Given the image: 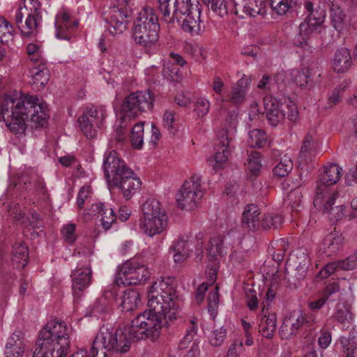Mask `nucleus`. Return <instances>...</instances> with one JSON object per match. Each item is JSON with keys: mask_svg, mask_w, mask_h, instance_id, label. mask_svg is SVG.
Instances as JSON below:
<instances>
[{"mask_svg": "<svg viewBox=\"0 0 357 357\" xmlns=\"http://www.w3.org/2000/svg\"><path fill=\"white\" fill-rule=\"evenodd\" d=\"M250 146L261 148L267 144V136L265 132L260 129H254L249 132Z\"/></svg>", "mask_w": 357, "mask_h": 357, "instance_id": "ea45409f", "label": "nucleus"}, {"mask_svg": "<svg viewBox=\"0 0 357 357\" xmlns=\"http://www.w3.org/2000/svg\"><path fill=\"white\" fill-rule=\"evenodd\" d=\"M178 0H158V9L164 21L174 24V17L176 10Z\"/></svg>", "mask_w": 357, "mask_h": 357, "instance_id": "7c9ffc66", "label": "nucleus"}, {"mask_svg": "<svg viewBox=\"0 0 357 357\" xmlns=\"http://www.w3.org/2000/svg\"><path fill=\"white\" fill-rule=\"evenodd\" d=\"M257 87L260 89L267 90L271 93L276 92L275 84H273L272 77L268 75H263L259 81Z\"/></svg>", "mask_w": 357, "mask_h": 357, "instance_id": "052dcab7", "label": "nucleus"}, {"mask_svg": "<svg viewBox=\"0 0 357 357\" xmlns=\"http://www.w3.org/2000/svg\"><path fill=\"white\" fill-rule=\"evenodd\" d=\"M91 193V188L89 186H83L79 191L77 197V204L79 208L84 207L85 200L88 198Z\"/></svg>", "mask_w": 357, "mask_h": 357, "instance_id": "0e129e2a", "label": "nucleus"}, {"mask_svg": "<svg viewBox=\"0 0 357 357\" xmlns=\"http://www.w3.org/2000/svg\"><path fill=\"white\" fill-rule=\"evenodd\" d=\"M203 195L201 176L194 174L179 190L176 198L178 206L181 209L193 210Z\"/></svg>", "mask_w": 357, "mask_h": 357, "instance_id": "4468645a", "label": "nucleus"}, {"mask_svg": "<svg viewBox=\"0 0 357 357\" xmlns=\"http://www.w3.org/2000/svg\"><path fill=\"white\" fill-rule=\"evenodd\" d=\"M143 217L139 222L140 229L153 237L162 234L168 225V217L161 203L153 198L148 199L142 206Z\"/></svg>", "mask_w": 357, "mask_h": 357, "instance_id": "423d86ee", "label": "nucleus"}, {"mask_svg": "<svg viewBox=\"0 0 357 357\" xmlns=\"http://www.w3.org/2000/svg\"><path fill=\"white\" fill-rule=\"evenodd\" d=\"M271 8L279 15H285L296 5L293 0H270Z\"/></svg>", "mask_w": 357, "mask_h": 357, "instance_id": "c03bdc74", "label": "nucleus"}, {"mask_svg": "<svg viewBox=\"0 0 357 357\" xmlns=\"http://www.w3.org/2000/svg\"><path fill=\"white\" fill-rule=\"evenodd\" d=\"M260 211L259 207L255 204H248L242 215L243 224L251 231L258 229L260 226Z\"/></svg>", "mask_w": 357, "mask_h": 357, "instance_id": "c85d7f7f", "label": "nucleus"}, {"mask_svg": "<svg viewBox=\"0 0 357 357\" xmlns=\"http://www.w3.org/2000/svg\"><path fill=\"white\" fill-rule=\"evenodd\" d=\"M352 66L350 52L347 48L338 49L332 61V66L335 72L343 73L349 70Z\"/></svg>", "mask_w": 357, "mask_h": 357, "instance_id": "cd10ccee", "label": "nucleus"}, {"mask_svg": "<svg viewBox=\"0 0 357 357\" xmlns=\"http://www.w3.org/2000/svg\"><path fill=\"white\" fill-rule=\"evenodd\" d=\"M339 270L349 271L357 268V254L355 253L344 260L336 261Z\"/></svg>", "mask_w": 357, "mask_h": 357, "instance_id": "864d4df0", "label": "nucleus"}, {"mask_svg": "<svg viewBox=\"0 0 357 357\" xmlns=\"http://www.w3.org/2000/svg\"><path fill=\"white\" fill-rule=\"evenodd\" d=\"M246 303L248 308L253 311L257 309L259 301L255 291L250 290L246 295Z\"/></svg>", "mask_w": 357, "mask_h": 357, "instance_id": "774afa93", "label": "nucleus"}, {"mask_svg": "<svg viewBox=\"0 0 357 357\" xmlns=\"http://www.w3.org/2000/svg\"><path fill=\"white\" fill-rule=\"evenodd\" d=\"M337 197L335 196L332 202L326 204L324 206H318L314 202V206L324 213L328 214L330 220L333 222L341 220L344 215V207L342 204L333 206Z\"/></svg>", "mask_w": 357, "mask_h": 357, "instance_id": "2f4dec72", "label": "nucleus"}, {"mask_svg": "<svg viewBox=\"0 0 357 357\" xmlns=\"http://www.w3.org/2000/svg\"><path fill=\"white\" fill-rule=\"evenodd\" d=\"M89 211V215L99 214L102 216L101 225L105 230L110 229L116 218L114 209L103 202H98L92 204Z\"/></svg>", "mask_w": 357, "mask_h": 357, "instance_id": "393cba45", "label": "nucleus"}, {"mask_svg": "<svg viewBox=\"0 0 357 357\" xmlns=\"http://www.w3.org/2000/svg\"><path fill=\"white\" fill-rule=\"evenodd\" d=\"M333 317L342 324L343 327L348 328L353 321L354 316L349 305H338Z\"/></svg>", "mask_w": 357, "mask_h": 357, "instance_id": "f704fd0d", "label": "nucleus"}, {"mask_svg": "<svg viewBox=\"0 0 357 357\" xmlns=\"http://www.w3.org/2000/svg\"><path fill=\"white\" fill-rule=\"evenodd\" d=\"M167 280L153 282L148 293V310L138 314L123 329L102 326L96 335L91 347V353L98 354L99 349L116 354H126L132 342L144 339L155 340L168 320L178 316L182 301L174 287Z\"/></svg>", "mask_w": 357, "mask_h": 357, "instance_id": "f257e3e1", "label": "nucleus"}, {"mask_svg": "<svg viewBox=\"0 0 357 357\" xmlns=\"http://www.w3.org/2000/svg\"><path fill=\"white\" fill-rule=\"evenodd\" d=\"M250 82L248 78L245 79L242 77L232 86L230 93L226 98H217L215 99V103L220 107H222L225 102H229L232 105L236 107L241 105L245 100L247 86L250 84Z\"/></svg>", "mask_w": 357, "mask_h": 357, "instance_id": "412c9836", "label": "nucleus"}, {"mask_svg": "<svg viewBox=\"0 0 357 357\" xmlns=\"http://www.w3.org/2000/svg\"><path fill=\"white\" fill-rule=\"evenodd\" d=\"M305 9L308 15L298 26V33L294 39L295 45L304 49L310 47V40L314 33H319L325 20L324 9L314 8V4L310 1L304 3Z\"/></svg>", "mask_w": 357, "mask_h": 357, "instance_id": "0eeeda50", "label": "nucleus"}, {"mask_svg": "<svg viewBox=\"0 0 357 357\" xmlns=\"http://www.w3.org/2000/svg\"><path fill=\"white\" fill-rule=\"evenodd\" d=\"M153 96L149 91H137L126 96L121 105L123 119H134L153 107Z\"/></svg>", "mask_w": 357, "mask_h": 357, "instance_id": "ddd939ff", "label": "nucleus"}, {"mask_svg": "<svg viewBox=\"0 0 357 357\" xmlns=\"http://www.w3.org/2000/svg\"><path fill=\"white\" fill-rule=\"evenodd\" d=\"M282 223V218L276 213H266L264 215L260 225L264 229H278Z\"/></svg>", "mask_w": 357, "mask_h": 357, "instance_id": "79ce46f5", "label": "nucleus"}, {"mask_svg": "<svg viewBox=\"0 0 357 357\" xmlns=\"http://www.w3.org/2000/svg\"><path fill=\"white\" fill-rule=\"evenodd\" d=\"M340 271L337 261H333L326 264L319 272V275L322 278L329 277L335 271Z\"/></svg>", "mask_w": 357, "mask_h": 357, "instance_id": "338daca9", "label": "nucleus"}, {"mask_svg": "<svg viewBox=\"0 0 357 357\" xmlns=\"http://www.w3.org/2000/svg\"><path fill=\"white\" fill-rule=\"evenodd\" d=\"M71 330L64 322L49 321L40 331L34 351H26V357H64L70 347Z\"/></svg>", "mask_w": 357, "mask_h": 357, "instance_id": "7ed1b4c3", "label": "nucleus"}, {"mask_svg": "<svg viewBox=\"0 0 357 357\" xmlns=\"http://www.w3.org/2000/svg\"><path fill=\"white\" fill-rule=\"evenodd\" d=\"M41 3L39 0H24L15 15V23L21 33L26 37L36 36L41 25Z\"/></svg>", "mask_w": 357, "mask_h": 357, "instance_id": "6e6552de", "label": "nucleus"}, {"mask_svg": "<svg viewBox=\"0 0 357 357\" xmlns=\"http://www.w3.org/2000/svg\"><path fill=\"white\" fill-rule=\"evenodd\" d=\"M140 301L139 292L135 289H128L125 291L121 301L123 310L129 312L135 310Z\"/></svg>", "mask_w": 357, "mask_h": 357, "instance_id": "72a5a7b5", "label": "nucleus"}, {"mask_svg": "<svg viewBox=\"0 0 357 357\" xmlns=\"http://www.w3.org/2000/svg\"><path fill=\"white\" fill-rule=\"evenodd\" d=\"M303 69L306 77H307V84L312 85L319 82L321 73L318 68H304Z\"/></svg>", "mask_w": 357, "mask_h": 357, "instance_id": "680f3d73", "label": "nucleus"}, {"mask_svg": "<svg viewBox=\"0 0 357 357\" xmlns=\"http://www.w3.org/2000/svg\"><path fill=\"white\" fill-rule=\"evenodd\" d=\"M75 228L76 226L74 224H68L63 227L61 233L64 241L68 243H73L75 241L77 238Z\"/></svg>", "mask_w": 357, "mask_h": 357, "instance_id": "5fc2aeb1", "label": "nucleus"}, {"mask_svg": "<svg viewBox=\"0 0 357 357\" xmlns=\"http://www.w3.org/2000/svg\"><path fill=\"white\" fill-rule=\"evenodd\" d=\"M105 178L110 186L121 190L123 197L129 200L140 189L142 183L135 172L118 156L116 151H111L103 162Z\"/></svg>", "mask_w": 357, "mask_h": 357, "instance_id": "20e7f679", "label": "nucleus"}, {"mask_svg": "<svg viewBox=\"0 0 357 357\" xmlns=\"http://www.w3.org/2000/svg\"><path fill=\"white\" fill-rule=\"evenodd\" d=\"M211 107L210 101L206 98H199L195 105V112L199 117L205 116Z\"/></svg>", "mask_w": 357, "mask_h": 357, "instance_id": "3c124183", "label": "nucleus"}, {"mask_svg": "<svg viewBox=\"0 0 357 357\" xmlns=\"http://www.w3.org/2000/svg\"><path fill=\"white\" fill-rule=\"evenodd\" d=\"M266 119L272 126H277L284 119L296 122L299 116L296 105L292 101L284 99V102L278 100L272 95L264 98Z\"/></svg>", "mask_w": 357, "mask_h": 357, "instance_id": "9b49d317", "label": "nucleus"}, {"mask_svg": "<svg viewBox=\"0 0 357 357\" xmlns=\"http://www.w3.org/2000/svg\"><path fill=\"white\" fill-rule=\"evenodd\" d=\"M222 239L220 236L211 238L206 248V252L209 257V260L213 261V266L206 271L208 282L210 284H213L217 278V257L220 255L222 250Z\"/></svg>", "mask_w": 357, "mask_h": 357, "instance_id": "5701e85b", "label": "nucleus"}, {"mask_svg": "<svg viewBox=\"0 0 357 357\" xmlns=\"http://www.w3.org/2000/svg\"><path fill=\"white\" fill-rule=\"evenodd\" d=\"M159 31L158 17L153 8H143L134 21L132 38L135 42L142 47H151L158 40Z\"/></svg>", "mask_w": 357, "mask_h": 357, "instance_id": "39448f33", "label": "nucleus"}, {"mask_svg": "<svg viewBox=\"0 0 357 357\" xmlns=\"http://www.w3.org/2000/svg\"><path fill=\"white\" fill-rule=\"evenodd\" d=\"M340 343L345 357H357V339L354 336L341 337Z\"/></svg>", "mask_w": 357, "mask_h": 357, "instance_id": "e433bc0d", "label": "nucleus"}, {"mask_svg": "<svg viewBox=\"0 0 357 357\" xmlns=\"http://www.w3.org/2000/svg\"><path fill=\"white\" fill-rule=\"evenodd\" d=\"M302 199V193L301 190H294L289 192L284 200L287 206H290L292 211H297L300 206Z\"/></svg>", "mask_w": 357, "mask_h": 357, "instance_id": "8fccbe9b", "label": "nucleus"}, {"mask_svg": "<svg viewBox=\"0 0 357 357\" xmlns=\"http://www.w3.org/2000/svg\"><path fill=\"white\" fill-rule=\"evenodd\" d=\"M219 288L216 286L213 291H210L208 296V311L213 319L218 314L219 306Z\"/></svg>", "mask_w": 357, "mask_h": 357, "instance_id": "a18cd8bd", "label": "nucleus"}, {"mask_svg": "<svg viewBox=\"0 0 357 357\" xmlns=\"http://www.w3.org/2000/svg\"><path fill=\"white\" fill-rule=\"evenodd\" d=\"M0 109L6 126L15 134H23L28 121L36 128L43 127L49 116L47 107L33 96H24L19 99L6 97L2 100Z\"/></svg>", "mask_w": 357, "mask_h": 357, "instance_id": "f03ea898", "label": "nucleus"}, {"mask_svg": "<svg viewBox=\"0 0 357 357\" xmlns=\"http://www.w3.org/2000/svg\"><path fill=\"white\" fill-rule=\"evenodd\" d=\"M259 316V332L264 337L272 338L277 329L276 314L270 312L269 309L267 308V305H266L262 307Z\"/></svg>", "mask_w": 357, "mask_h": 357, "instance_id": "b1692460", "label": "nucleus"}, {"mask_svg": "<svg viewBox=\"0 0 357 357\" xmlns=\"http://www.w3.org/2000/svg\"><path fill=\"white\" fill-rule=\"evenodd\" d=\"M302 179L300 176H298L295 179L292 178L285 179L282 181L281 185L282 190L286 191L288 194L289 192H292L294 190H300L299 188L302 185Z\"/></svg>", "mask_w": 357, "mask_h": 357, "instance_id": "603ef678", "label": "nucleus"}, {"mask_svg": "<svg viewBox=\"0 0 357 357\" xmlns=\"http://www.w3.org/2000/svg\"><path fill=\"white\" fill-rule=\"evenodd\" d=\"M54 26L57 38L70 40L77 28L78 22L72 20L66 12L62 11L56 15Z\"/></svg>", "mask_w": 357, "mask_h": 357, "instance_id": "aec40b11", "label": "nucleus"}, {"mask_svg": "<svg viewBox=\"0 0 357 357\" xmlns=\"http://www.w3.org/2000/svg\"><path fill=\"white\" fill-rule=\"evenodd\" d=\"M227 335L226 329L222 327L214 330L210 337V343L212 346L218 347L220 346L224 342Z\"/></svg>", "mask_w": 357, "mask_h": 357, "instance_id": "6e6d98bb", "label": "nucleus"}, {"mask_svg": "<svg viewBox=\"0 0 357 357\" xmlns=\"http://www.w3.org/2000/svg\"><path fill=\"white\" fill-rule=\"evenodd\" d=\"M92 271L89 265L77 267L71 274L73 296L79 298L91 282Z\"/></svg>", "mask_w": 357, "mask_h": 357, "instance_id": "6ab92c4d", "label": "nucleus"}, {"mask_svg": "<svg viewBox=\"0 0 357 357\" xmlns=\"http://www.w3.org/2000/svg\"><path fill=\"white\" fill-rule=\"evenodd\" d=\"M291 75L294 79V82L299 86L304 87L307 85V77H306L304 69L303 68L301 71L298 70H292L291 71Z\"/></svg>", "mask_w": 357, "mask_h": 357, "instance_id": "13d9d810", "label": "nucleus"}, {"mask_svg": "<svg viewBox=\"0 0 357 357\" xmlns=\"http://www.w3.org/2000/svg\"><path fill=\"white\" fill-rule=\"evenodd\" d=\"M171 250L174 252V261L175 263H181L187 259L190 253V245L188 240L180 238L172 246Z\"/></svg>", "mask_w": 357, "mask_h": 357, "instance_id": "473e14b6", "label": "nucleus"}, {"mask_svg": "<svg viewBox=\"0 0 357 357\" xmlns=\"http://www.w3.org/2000/svg\"><path fill=\"white\" fill-rule=\"evenodd\" d=\"M343 245L344 237L340 231L334 229L324 238L321 249L326 256L331 257L337 254L342 250Z\"/></svg>", "mask_w": 357, "mask_h": 357, "instance_id": "a878e982", "label": "nucleus"}, {"mask_svg": "<svg viewBox=\"0 0 357 357\" xmlns=\"http://www.w3.org/2000/svg\"><path fill=\"white\" fill-rule=\"evenodd\" d=\"M249 172L254 176L258 175L261 167L260 154L259 152H252L245 164Z\"/></svg>", "mask_w": 357, "mask_h": 357, "instance_id": "49530a36", "label": "nucleus"}, {"mask_svg": "<svg viewBox=\"0 0 357 357\" xmlns=\"http://www.w3.org/2000/svg\"><path fill=\"white\" fill-rule=\"evenodd\" d=\"M342 174V169L337 164L331 163L323 167L317 183L315 204L324 206L338 196V192L331 186L337 183Z\"/></svg>", "mask_w": 357, "mask_h": 357, "instance_id": "1a4fd4ad", "label": "nucleus"}, {"mask_svg": "<svg viewBox=\"0 0 357 357\" xmlns=\"http://www.w3.org/2000/svg\"><path fill=\"white\" fill-rule=\"evenodd\" d=\"M309 323V317L305 313L301 310H294L284 318L280 334L283 339L291 338Z\"/></svg>", "mask_w": 357, "mask_h": 357, "instance_id": "f3484780", "label": "nucleus"}, {"mask_svg": "<svg viewBox=\"0 0 357 357\" xmlns=\"http://www.w3.org/2000/svg\"><path fill=\"white\" fill-rule=\"evenodd\" d=\"M340 285L337 282H333L328 284L322 292V296L328 302H333L339 299L340 296Z\"/></svg>", "mask_w": 357, "mask_h": 357, "instance_id": "de8ad7c7", "label": "nucleus"}, {"mask_svg": "<svg viewBox=\"0 0 357 357\" xmlns=\"http://www.w3.org/2000/svg\"><path fill=\"white\" fill-rule=\"evenodd\" d=\"M244 350L243 343L242 341H234L229 347L227 356L229 357H238Z\"/></svg>", "mask_w": 357, "mask_h": 357, "instance_id": "69168bd1", "label": "nucleus"}, {"mask_svg": "<svg viewBox=\"0 0 357 357\" xmlns=\"http://www.w3.org/2000/svg\"><path fill=\"white\" fill-rule=\"evenodd\" d=\"M149 277L146 268L135 261H126L118 266L115 282L118 286L136 285L144 282Z\"/></svg>", "mask_w": 357, "mask_h": 357, "instance_id": "2eb2a0df", "label": "nucleus"}, {"mask_svg": "<svg viewBox=\"0 0 357 357\" xmlns=\"http://www.w3.org/2000/svg\"><path fill=\"white\" fill-rule=\"evenodd\" d=\"M106 118V109L104 106H92L87 108L78 119L79 126L86 137L93 139L97 135L94 124L100 127Z\"/></svg>", "mask_w": 357, "mask_h": 357, "instance_id": "dca6fc26", "label": "nucleus"}, {"mask_svg": "<svg viewBox=\"0 0 357 357\" xmlns=\"http://www.w3.org/2000/svg\"><path fill=\"white\" fill-rule=\"evenodd\" d=\"M331 333L328 331L321 329L320 336L318 338V344L321 349H326L331 343Z\"/></svg>", "mask_w": 357, "mask_h": 357, "instance_id": "e2e57ef3", "label": "nucleus"}, {"mask_svg": "<svg viewBox=\"0 0 357 357\" xmlns=\"http://www.w3.org/2000/svg\"><path fill=\"white\" fill-rule=\"evenodd\" d=\"M26 52L34 64L40 62V48L38 45L29 43L26 47Z\"/></svg>", "mask_w": 357, "mask_h": 357, "instance_id": "bf43d9fd", "label": "nucleus"}, {"mask_svg": "<svg viewBox=\"0 0 357 357\" xmlns=\"http://www.w3.org/2000/svg\"><path fill=\"white\" fill-rule=\"evenodd\" d=\"M236 13L243 12L250 17L264 15L266 13L265 0H233Z\"/></svg>", "mask_w": 357, "mask_h": 357, "instance_id": "4be33fe9", "label": "nucleus"}, {"mask_svg": "<svg viewBox=\"0 0 357 357\" xmlns=\"http://www.w3.org/2000/svg\"><path fill=\"white\" fill-rule=\"evenodd\" d=\"M231 0H202L213 12L218 16L223 17L229 12V5Z\"/></svg>", "mask_w": 357, "mask_h": 357, "instance_id": "c9c22d12", "label": "nucleus"}, {"mask_svg": "<svg viewBox=\"0 0 357 357\" xmlns=\"http://www.w3.org/2000/svg\"><path fill=\"white\" fill-rule=\"evenodd\" d=\"M345 14L340 7L332 8L331 10V19L333 26L341 31L345 26Z\"/></svg>", "mask_w": 357, "mask_h": 357, "instance_id": "a19ab883", "label": "nucleus"}, {"mask_svg": "<svg viewBox=\"0 0 357 357\" xmlns=\"http://www.w3.org/2000/svg\"><path fill=\"white\" fill-rule=\"evenodd\" d=\"M14 29L8 21L0 17V41H8L13 36Z\"/></svg>", "mask_w": 357, "mask_h": 357, "instance_id": "09e8293b", "label": "nucleus"}, {"mask_svg": "<svg viewBox=\"0 0 357 357\" xmlns=\"http://www.w3.org/2000/svg\"><path fill=\"white\" fill-rule=\"evenodd\" d=\"M31 81L30 84L36 91H40L47 84L50 79L49 70L42 62L38 63L36 66L30 69Z\"/></svg>", "mask_w": 357, "mask_h": 357, "instance_id": "bb28decb", "label": "nucleus"}, {"mask_svg": "<svg viewBox=\"0 0 357 357\" xmlns=\"http://www.w3.org/2000/svg\"><path fill=\"white\" fill-rule=\"evenodd\" d=\"M144 124L143 123H136L132 129L130 136V141L133 148L140 149L143 146Z\"/></svg>", "mask_w": 357, "mask_h": 357, "instance_id": "37998d69", "label": "nucleus"}, {"mask_svg": "<svg viewBox=\"0 0 357 357\" xmlns=\"http://www.w3.org/2000/svg\"><path fill=\"white\" fill-rule=\"evenodd\" d=\"M233 138L229 136L228 130L223 129L218 135V149L215 152L214 157L208 160L209 166L217 170L222 168L223 165L227 161L231 151V141Z\"/></svg>", "mask_w": 357, "mask_h": 357, "instance_id": "a211bd4d", "label": "nucleus"}, {"mask_svg": "<svg viewBox=\"0 0 357 357\" xmlns=\"http://www.w3.org/2000/svg\"><path fill=\"white\" fill-rule=\"evenodd\" d=\"M12 262L17 268L26 266L29 259V250L23 242L15 243L13 248Z\"/></svg>", "mask_w": 357, "mask_h": 357, "instance_id": "c756f323", "label": "nucleus"}, {"mask_svg": "<svg viewBox=\"0 0 357 357\" xmlns=\"http://www.w3.org/2000/svg\"><path fill=\"white\" fill-rule=\"evenodd\" d=\"M132 9L131 0H118L117 6L109 8L103 13L102 18L111 35L121 34L127 29Z\"/></svg>", "mask_w": 357, "mask_h": 357, "instance_id": "f8f14e48", "label": "nucleus"}, {"mask_svg": "<svg viewBox=\"0 0 357 357\" xmlns=\"http://www.w3.org/2000/svg\"><path fill=\"white\" fill-rule=\"evenodd\" d=\"M201 13L198 0H178L174 23L180 24L182 29L192 36L198 35L202 31Z\"/></svg>", "mask_w": 357, "mask_h": 357, "instance_id": "9d476101", "label": "nucleus"}, {"mask_svg": "<svg viewBox=\"0 0 357 357\" xmlns=\"http://www.w3.org/2000/svg\"><path fill=\"white\" fill-rule=\"evenodd\" d=\"M314 131L308 132L305 135V136L303 140V143H302V146H301V151H300V154H299L300 159H303L305 160L307 159V158L308 157V155L310 154L311 151L314 148L315 141L314 139Z\"/></svg>", "mask_w": 357, "mask_h": 357, "instance_id": "58836bf2", "label": "nucleus"}, {"mask_svg": "<svg viewBox=\"0 0 357 357\" xmlns=\"http://www.w3.org/2000/svg\"><path fill=\"white\" fill-rule=\"evenodd\" d=\"M109 309V302L105 296L99 298L93 307V312L94 314H103L107 312Z\"/></svg>", "mask_w": 357, "mask_h": 357, "instance_id": "4d7b16f0", "label": "nucleus"}, {"mask_svg": "<svg viewBox=\"0 0 357 357\" xmlns=\"http://www.w3.org/2000/svg\"><path fill=\"white\" fill-rule=\"evenodd\" d=\"M292 169L293 162L291 158L284 155L281 158L279 163L274 167L273 173L279 177H284L289 174Z\"/></svg>", "mask_w": 357, "mask_h": 357, "instance_id": "4c0bfd02", "label": "nucleus"}]
</instances>
